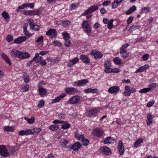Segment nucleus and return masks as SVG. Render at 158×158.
I'll return each instance as SVG.
<instances>
[{"mask_svg":"<svg viewBox=\"0 0 158 158\" xmlns=\"http://www.w3.org/2000/svg\"><path fill=\"white\" fill-rule=\"evenodd\" d=\"M10 54L13 57H18L20 59H27L30 57L29 53L27 52H23L20 51L14 50L10 52Z\"/></svg>","mask_w":158,"mask_h":158,"instance_id":"nucleus-1","label":"nucleus"},{"mask_svg":"<svg viewBox=\"0 0 158 158\" xmlns=\"http://www.w3.org/2000/svg\"><path fill=\"white\" fill-rule=\"evenodd\" d=\"M80 100V98L78 95H75L72 96L67 101V104H75Z\"/></svg>","mask_w":158,"mask_h":158,"instance_id":"nucleus-2","label":"nucleus"},{"mask_svg":"<svg viewBox=\"0 0 158 158\" xmlns=\"http://www.w3.org/2000/svg\"><path fill=\"white\" fill-rule=\"evenodd\" d=\"M0 154L2 156L5 157H8L10 155L9 153L4 145H0Z\"/></svg>","mask_w":158,"mask_h":158,"instance_id":"nucleus-3","label":"nucleus"},{"mask_svg":"<svg viewBox=\"0 0 158 158\" xmlns=\"http://www.w3.org/2000/svg\"><path fill=\"white\" fill-rule=\"evenodd\" d=\"M46 35L51 38L56 37L57 33L54 29H50L46 32Z\"/></svg>","mask_w":158,"mask_h":158,"instance_id":"nucleus-4","label":"nucleus"},{"mask_svg":"<svg viewBox=\"0 0 158 158\" xmlns=\"http://www.w3.org/2000/svg\"><path fill=\"white\" fill-rule=\"evenodd\" d=\"M99 112L98 109H90L88 113V115L90 117H94L98 115Z\"/></svg>","mask_w":158,"mask_h":158,"instance_id":"nucleus-5","label":"nucleus"},{"mask_svg":"<svg viewBox=\"0 0 158 158\" xmlns=\"http://www.w3.org/2000/svg\"><path fill=\"white\" fill-rule=\"evenodd\" d=\"M65 91L67 94L69 95H73L78 92L77 89L72 87H67L65 89Z\"/></svg>","mask_w":158,"mask_h":158,"instance_id":"nucleus-6","label":"nucleus"},{"mask_svg":"<svg viewBox=\"0 0 158 158\" xmlns=\"http://www.w3.org/2000/svg\"><path fill=\"white\" fill-rule=\"evenodd\" d=\"M90 54L94 56L95 59H101L103 56L101 52L95 50H92L90 53Z\"/></svg>","mask_w":158,"mask_h":158,"instance_id":"nucleus-7","label":"nucleus"},{"mask_svg":"<svg viewBox=\"0 0 158 158\" xmlns=\"http://www.w3.org/2000/svg\"><path fill=\"white\" fill-rule=\"evenodd\" d=\"M118 150L119 151L120 155H123L124 152V147L123 142L121 140H119L118 141Z\"/></svg>","mask_w":158,"mask_h":158,"instance_id":"nucleus-8","label":"nucleus"},{"mask_svg":"<svg viewBox=\"0 0 158 158\" xmlns=\"http://www.w3.org/2000/svg\"><path fill=\"white\" fill-rule=\"evenodd\" d=\"M93 132L94 135L98 137H100L102 135L104 131L101 128H97L94 129Z\"/></svg>","mask_w":158,"mask_h":158,"instance_id":"nucleus-9","label":"nucleus"},{"mask_svg":"<svg viewBox=\"0 0 158 158\" xmlns=\"http://www.w3.org/2000/svg\"><path fill=\"white\" fill-rule=\"evenodd\" d=\"M120 89L118 86H112L109 88L108 91L110 94H117Z\"/></svg>","mask_w":158,"mask_h":158,"instance_id":"nucleus-10","label":"nucleus"},{"mask_svg":"<svg viewBox=\"0 0 158 158\" xmlns=\"http://www.w3.org/2000/svg\"><path fill=\"white\" fill-rule=\"evenodd\" d=\"M100 149L102 152L106 155H110L111 153L110 149L107 147H102Z\"/></svg>","mask_w":158,"mask_h":158,"instance_id":"nucleus-11","label":"nucleus"},{"mask_svg":"<svg viewBox=\"0 0 158 158\" xmlns=\"http://www.w3.org/2000/svg\"><path fill=\"white\" fill-rule=\"evenodd\" d=\"M34 4L33 3H25L22 4L21 6H18L19 9H24L27 7H29L31 9H32L34 7Z\"/></svg>","mask_w":158,"mask_h":158,"instance_id":"nucleus-12","label":"nucleus"},{"mask_svg":"<svg viewBox=\"0 0 158 158\" xmlns=\"http://www.w3.org/2000/svg\"><path fill=\"white\" fill-rule=\"evenodd\" d=\"M27 38V37L25 36L18 37L14 40V42L15 43L19 44L25 41Z\"/></svg>","mask_w":158,"mask_h":158,"instance_id":"nucleus-13","label":"nucleus"},{"mask_svg":"<svg viewBox=\"0 0 158 158\" xmlns=\"http://www.w3.org/2000/svg\"><path fill=\"white\" fill-rule=\"evenodd\" d=\"M80 58L83 62L85 64H87L90 62V59L86 55H81Z\"/></svg>","mask_w":158,"mask_h":158,"instance_id":"nucleus-14","label":"nucleus"},{"mask_svg":"<svg viewBox=\"0 0 158 158\" xmlns=\"http://www.w3.org/2000/svg\"><path fill=\"white\" fill-rule=\"evenodd\" d=\"M111 62L109 61H106L105 62L104 66L105 68V71L106 73H110Z\"/></svg>","mask_w":158,"mask_h":158,"instance_id":"nucleus-15","label":"nucleus"},{"mask_svg":"<svg viewBox=\"0 0 158 158\" xmlns=\"http://www.w3.org/2000/svg\"><path fill=\"white\" fill-rule=\"evenodd\" d=\"M81 147V145L80 143L77 142L73 144L71 147H70L74 151H76L78 150Z\"/></svg>","mask_w":158,"mask_h":158,"instance_id":"nucleus-16","label":"nucleus"},{"mask_svg":"<svg viewBox=\"0 0 158 158\" xmlns=\"http://www.w3.org/2000/svg\"><path fill=\"white\" fill-rule=\"evenodd\" d=\"M115 141V140L110 136L106 138L104 141V143L105 144H110L113 143Z\"/></svg>","mask_w":158,"mask_h":158,"instance_id":"nucleus-17","label":"nucleus"},{"mask_svg":"<svg viewBox=\"0 0 158 158\" xmlns=\"http://www.w3.org/2000/svg\"><path fill=\"white\" fill-rule=\"evenodd\" d=\"M29 131L30 135H31L34 134H38L40 132L42 131V130L40 128L35 127L31 129H29Z\"/></svg>","mask_w":158,"mask_h":158,"instance_id":"nucleus-18","label":"nucleus"},{"mask_svg":"<svg viewBox=\"0 0 158 158\" xmlns=\"http://www.w3.org/2000/svg\"><path fill=\"white\" fill-rule=\"evenodd\" d=\"M79 61V59L77 57H75L72 60H70L67 64V66L70 67L77 63Z\"/></svg>","mask_w":158,"mask_h":158,"instance_id":"nucleus-19","label":"nucleus"},{"mask_svg":"<svg viewBox=\"0 0 158 158\" xmlns=\"http://www.w3.org/2000/svg\"><path fill=\"white\" fill-rule=\"evenodd\" d=\"M40 96L42 97H44L47 94L46 90L42 87H40L38 90Z\"/></svg>","mask_w":158,"mask_h":158,"instance_id":"nucleus-20","label":"nucleus"},{"mask_svg":"<svg viewBox=\"0 0 158 158\" xmlns=\"http://www.w3.org/2000/svg\"><path fill=\"white\" fill-rule=\"evenodd\" d=\"M66 96V94H65V93H63L60 95H59V96H58L56 98L53 99L52 100V102L53 103H54L57 102H58L60 101V100L61 99L63 98Z\"/></svg>","mask_w":158,"mask_h":158,"instance_id":"nucleus-21","label":"nucleus"},{"mask_svg":"<svg viewBox=\"0 0 158 158\" xmlns=\"http://www.w3.org/2000/svg\"><path fill=\"white\" fill-rule=\"evenodd\" d=\"M29 132V129L26 128L25 130H21L19 132V135L21 136L30 135Z\"/></svg>","mask_w":158,"mask_h":158,"instance_id":"nucleus-22","label":"nucleus"},{"mask_svg":"<svg viewBox=\"0 0 158 158\" xmlns=\"http://www.w3.org/2000/svg\"><path fill=\"white\" fill-rule=\"evenodd\" d=\"M28 24L27 23H25L23 25V33L24 34L27 36L31 37V34L29 33L27 31V28Z\"/></svg>","mask_w":158,"mask_h":158,"instance_id":"nucleus-23","label":"nucleus"},{"mask_svg":"<svg viewBox=\"0 0 158 158\" xmlns=\"http://www.w3.org/2000/svg\"><path fill=\"white\" fill-rule=\"evenodd\" d=\"M89 82V81L86 79H85L81 80H79L77 83V85L78 86L84 85L87 83H88Z\"/></svg>","mask_w":158,"mask_h":158,"instance_id":"nucleus-24","label":"nucleus"},{"mask_svg":"<svg viewBox=\"0 0 158 158\" xmlns=\"http://www.w3.org/2000/svg\"><path fill=\"white\" fill-rule=\"evenodd\" d=\"M149 65L148 64H145L144 66H141L135 71V73H137L138 72L145 71L149 67Z\"/></svg>","mask_w":158,"mask_h":158,"instance_id":"nucleus-25","label":"nucleus"},{"mask_svg":"<svg viewBox=\"0 0 158 158\" xmlns=\"http://www.w3.org/2000/svg\"><path fill=\"white\" fill-rule=\"evenodd\" d=\"M2 57L5 60L6 63L10 65H11V63L10 59L8 58V56L5 53H2L1 55Z\"/></svg>","mask_w":158,"mask_h":158,"instance_id":"nucleus-26","label":"nucleus"},{"mask_svg":"<svg viewBox=\"0 0 158 158\" xmlns=\"http://www.w3.org/2000/svg\"><path fill=\"white\" fill-rule=\"evenodd\" d=\"M147 124L148 125H150L153 121L152 116L151 114L148 113L147 114Z\"/></svg>","mask_w":158,"mask_h":158,"instance_id":"nucleus-27","label":"nucleus"},{"mask_svg":"<svg viewBox=\"0 0 158 158\" xmlns=\"http://www.w3.org/2000/svg\"><path fill=\"white\" fill-rule=\"evenodd\" d=\"M120 53L121 56L124 58H126L129 56L128 52L125 50H120Z\"/></svg>","mask_w":158,"mask_h":158,"instance_id":"nucleus-28","label":"nucleus"},{"mask_svg":"<svg viewBox=\"0 0 158 158\" xmlns=\"http://www.w3.org/2000/svg\"><path fill=\"white\" fill-rule=\"evenodd\" d=\"M39 54L38 53H36L34 57L32 59V60L28 62L27 64V67H30L31 64L33 63L34 61H35L36 59L38 58L39 56Z\"/></svg>","mask_w":158,"mask_h":158,"instance_id":"nucleus-29","label":"nucleus"},{"mask_svg":"<svg viewBox=\"0 0 158 158\" xmlns=\"http://www.w3.org/2000/svg\"><path fill=\"white\" fill-rule=\"evenodd\" d=\"M130 87L126 85L125 87V91L124 94L126 96H130Z\"/></svg>","mask_w":158,"mask_h":158,"instance_id":"nucleus-30","label":"nucleus"},{"mask_svg":"<svg viewBox=\"0 0 158 158\" xmlns=\"http://www.w3.org/2000/svg\"><path fill=\"white\" fill-rule=\"evenodd\" d=\"M98 90L96 88L92 89L91 88H88L85 89L84 90V92L85 93L87 94L89 93H94L97 92Z\"/></svg>","mask_w":158,"mask_h":158,"instance_id":"nucleus-31","label":"nucleus"},{"mask_svg":"<svg viewBox=\"0 0 158 158\" xmlns=\"http://www.w3.org/2000/svg\"><path fill=\"white\" fill-rule=\"evenodd\" d=\"M75 136L76 139L81 140H82L84 137L83 135L79 134L77 131H76L75 132Z\"/></svg>","mask_w":158,"mask_h":158,"instance_id":"nucleus-32","label":"nucleus"},{"mask_svg":"<svg viewBox=\"0 0 158 158\" xmlns=\"http://www.w3.org/2000/svg\"><path fill=\"white\" fill-rule=\"evenodd\" d=\"M143 142V140L141 138L139 139L134 144V147L136 148L140 146V144Z\"/></svg>","mask_w":158,"mask_h":158,"instance_id":"nucleus-33","label":"nucleus"},{"mask_svg":"<svg viewBox=\"0 0 158 158\" xmlns=\"http://www.w3.org/2000/svg\"><path fill=\"white\" fill-rule=\"evenodd\" d=\"M24 119L27 121V123L29 124H32L34 122L35 117L34 116L31 117L30 118L25 117H24Z\"/></svg>","mask_w":158,"mask_h":158,"instance_id":"nucleus-34","label":"nucleus"},{"mask_svg":"<svg viewBox=\"0 0 158 158\" xmlns=\"http://www.w3.org/2000/svg\"><path fill=\"white\" fill-rule=\"evenodd\" d=\"M71 21L69 20H66L62 21L61 24L64 27H66L69 26L71 24Z\"/></svg>","mask_w":158,"mask_h":158,"instance_id":"nucleus-35","label":"nucleus"},{"mask_svg":"<svg viewBox=\"0 0 158 158\" xmlns=\"http://www.w3.org/2000/svg\"><path fill=\"white\" fill-rule=\"evenodd\" d=\"M139 28V26L137 25H133L131 26L128 29V31L130 32L137 30Z\"/></svg>","mask_w":158,"mask_h":158,"instance_id":"nucleus-36","label":"nucleus"},{"mask_svg":"<svg viewBox=\"0 0 158 158\" xmlns=\"http://www.w3.org/2000/svg\"><path fill=\"white\" fill-rule=\"evenodd\" d=\"M83 31L87 34L88 36H90V34L91 32V26L85 28Z\"/></svg>","mask_w":158,"mask_h":158,"instance_id":"nucleus-37","label":"nucleus"},{"mask_svg":"<svg viewBox=\"0 0 158 158\" xmlns=\"http://www.w3.org/2000/svg\"><path fill=\"white\" fill-rule=\"evenodd\" d=\"M62 35L64 40H69L70 38L69 35L66 31L62 33Z\"/></svg>","mask_w":158,"mask_h":158,"instance_id":"nucleus-38","label":"nucleus"},{"mask_svg":"<svg viewBox=\"0 0 158 158\" xmlns=\"http://www.w3.org/2000/svg\"><path fill=\"white\" fill-rule=\"evenodd\" d=\"M30 29L35 31H38L39 30L40 27L38 25L34 23L33 25L31 27Z\"/></svg>","mask_w":158,"mask_h":158,"instance_id":"nucleus-39","label":"nucleus"},{"mask_svg":"<svg viewBox=\"0 0 158 158\" xmlns=\"http://www.w3.org/2000/svg\"><path fill=\"white\" fill-rule=\"evenodd\" d=\"M82 26L84 29L90 26L89 22L86 21H83L82 24Z\"/></svg>","mask_w":158,"mask_h":158,"instance_id":"nucleus-40","label":"nucleus"},{"mask_svg":"<svg viewBox=\"0 0 158 158\" xmlns=\"http://www.w3.org/2000/svg\"><path fill=\"white\" fill-rule=\"evenodd\" d=\"M4 130L7 131H13L14 129L12 127L5 126L4 128Z\"/></svg>","mask_w":158,"mask_h":158,"instance_id":"nucleus-41","label":"nucleus"},{"mask_svg":"<svg viewBox=\"0 0 158 158\" xmlns=\"http://www.w3.org/2000/svg\"><path fill=\"white\" fill-rule=\"evenodd\" d=\"M2 15L5 19H6L9 18L10 16L8 13L6 11H3L2 14Z\"/></svg>","mask_w":158,"mask_h":158,"instance_id":"nucleus-42","label":"nucleus"},{"mask_svg":"<svg viewBox=\"0 0 158 158\" xmlns=\"http://www.w3.org/2000/svg\"><path fill=\"white\" fill-rule=\"evenodd\" d=\"M35 10H26L24 12L26 15H32L35 14Z\"/></svg>","mask_w":158,"mask_h":158,"instance_id":"nucleus-43","label":"nucleus"},{"mask_svg":"<svg viewBox=\"0 0 158 158\" xmlns=\"http://www.w3.org/2000/svg\"><path fill=\"white\" fill-rule=\"evenodd\" d=\"M150 90L148 88H145L143 89H141L139 90V92L140 93H147L149 92Z\"/></svg>","mask_w":158,"mask_h":158,"instance_id":"nucleus-44","label":"nucleus"},{"mask_svg":"<svg viewBox=\"0 0 158 158\" xmlns=\"http://www.w3.org/2000/svg\"><path fill=\"white\" fill-rule=\"evenodd\" d=\"M113 61L115 64H120L121 63L120 59L118 57H116L114 58Z\"/></svg>","mask_w":158,"mask_h":158,"instance_id":"nucleus-45","label":"nucleus"},{"mask_svg":"<svg viewBox=\"0 0 158 158\" xmlns=\"http://www.w3.org/2000/svg\"><path fill=\"white\" fill-rule=\"evenodd\" d=\"M64 123L65 124L62 125L61 126V128L63 129H66L70 127V125L69 123H67V122H65Z\"/></svg>","mask_w":158,"mask_h":158,"instance_id":"nucleus-46","label":"nucleus"},{"mask_svg":"<svg viewBox=\"0 0 158 158\" xmlns=\"http://www.w3.org/2000/svg\"><path fill=\"white\" fill-rule=\"evenodd\" d=\"M27 23L29 24L30 27L34 23V20L31 19H29L27 20Z\"/></svg>","mask_w":158,"mask_h":158,"instance_id":"nucleus-47","label":"nucleus"},{"mask_svg":"<svg viewBox=\"0 0 158 158\" xmlns=\"http://www.w3.org/2000/svg\"><path fill=\"white\" fill-rule=\"evenodd\" d=\"M44 104V102L43 100H40L37 105V106L39 108H42Z\"/></svg>","mask_w":158,"mask_h":158,"instance_id":"nucleus-48","label":"nucleus"},{"mask_svg":"<svg viewBox=\"0 0 158 158\" xmlns=\"http://www.w3.org/2000/svg\"><path fill=\"white\" fill-rule=\"evenodd\" d=\"M83 142V145L84 146H87L89 142V140L86 138H84L83 139L81 140Z\"/></svg>","mask_w":158,"mask_h":158,"instance_id":"nucleus-49","label":"nucleus"},{"mask_svg":"<svg viewBox=\"0 0 158 158\" xmlns=\"http://www.w3.org/2000/svg\"><path fill=\"white\" fill-rule=\"evenodd\" d=\"M113 20L110 19L108 23V28L109 29H111L113 27Z\"/></svg>","mask_w":158,"mask_h":158,"instance_id":"nucleus-50","label":"nucleus"},{"mask_svg":"<svg viewBox=\"0 0 158 158\" xmlns=\"http://www.w3.org/2000/svg\"><path fill=\"white\" fill-rule=\"evenodd\" d=\"M58 128L57 126L54 125H51L49 127V129L53 131L56 130Z\"/></svg>","mask_w":158,"mask_h":158,"instance_id":"nucleus-51","label":"nucleus"},{"mask_svg":"<svg viewBox=\"0 0 158 158\" xmlns=\"http://www.w3.org/2000/svg\"><path fill=\"white\" fill-rule=\"evenodd\" d=\"M119 4L117 3L115 0L112 4V7L113 9L116 8L118 6Z\"/></svg>","mask_w":158,"mask_h":158,"instance_id":"nucleus-52","label":"nucleus"},{"mask_svg":"<svg viewBox=\"0 0 158 158\" xmlns=\"http://www.w3.org/2000/svg\"><path fill=\"white\" fill-rule=\"evenodd\" d=\"M120 70L118 68H115L114 69H111L110 70V73L113 72L116 73L120 72Z\"/></svg>","mask_w":158,"mask_h":158,"instance_id":"nucleus-53","label":"nucleus"},{"mask_svg":"<svg viewBox=\"0 0 158 158\" xmlns=\"http://www.w3.org/2000/svg\"><path fill=\"white\" fill-rule=\"evenodd\" d=\"M156 85V83H152V84L149 85L148 88L150 89V90H151L153 89H154Z\"/></svg>","mask_w":158,"mask_h":158,"instance_id":"nucleus-54","label":"nucleus"},{"mask_svg":"<svg viewBox=\"0 0 158 158\" xmlns=\"http://www.w3.org/2000/svg\"><path fill=\"white\" fill-rule=\"evenodd\" d=\"M98 6H92L87 10H97L98 9Z\"/></svg>","mask_w":158,"mask_h":158,"instance_id":"nucleus-55","label":"nucleus"},{"mask_svg":"<svg viewBox=\"0 0 158 158\" xmlns=\"http://www.w3.org/2000/svg\"><path fill=\"white\" fill-rule=\"evenodd\" d=\"M29 87V85L28 84H26L23 88V91L26 92L27 91Z\"/></svg>","mask_w":158,"mask_h":158,"instance_id":"nucleus-56","label":"nucleus"},{"mask_svg":"<svg viewBox=\"0 0 158 158\" xmlns=\"http://www.w3.org/2000/svg\"><path fill=\"white\" fill-rule=\"evenodd\" d=\"M53 123L54 124H57V123H65L64 121H60L58 120H54L53 122Z\"/></svg>","mask_w":158,"mask_h":158,"instance_id":"nucleus-57","label":"nucleus"},{"mask_svg":"<svg viewBox=\"0 0 158 158\" xmlns=\"http://www.w3.org/2000/svg\"><path fill=\"white\" fill-rule=\"evenodd\" d=\"M129 46V44L126 43L125 45L121 47L120 48V50H125V49L128 47Z\"/></svg>","mask_w":158,"mask_h":158,"instance_id":"nucleus-58","label":"nucleus"},{"mask_svg":"<svg viewBox=\"0 0 158 158\" xmlns=\"http://www.w3.org/2000/svg\"><path fill=\"white\" fill-rule=\"evenodd\" d=\"M53 44L55 46H58V47H60L61 45V43L59 41L56 40L53 42Z\"/></svg>","mask_w":158,"mask_h":158,"instance_id":"nucleus-59","label":"nucleus"},{"mask_svg":"<svg viewBox=\"0 0 158 158\" xmlns=\"http://www.w3.org/2000/svg\"><path fill=\"white\" fill-rule=\"evenodd\" d=\"M13 37L10 35H9L6 37V40L8 42H10L13 40Z\"/></svg>","mask_w":158,"mask_h":158,"instance_id":"nucleus-60","label":"nucleus"},{"mask_svg":"<svg viewBox=\"0 0 158 158\" xmlns=\"http://www.w3.org/2000/svg\"><path fill=\"white\" fill-rule=\"evenodd\" d=\"M64 40V44L65 46L67 47H69L71 44L70 40Z\"/></svg>","mask_w":158,"mask_h":158,"instance_id":"nucleus-61","label":"nucleus"},{"mask_svg":"<svg viewBox=\"0 0 158 158\" xmlns=\"http://www.w3.org/2000/svg\"><path fill=\"white\" fill-rule=\"evenodd\" d=\"M149 58V55L148 54L144 55L142 56L143 60L144 61L147 60Z\"/></svg>","mask_w":158,"mask_h":158,"instance_id":"nucleus-62","label":"nucleus"},{"mask_svg":"<svg viewBox=\"0 0 158 158\" xmlns=\"http://www.w3.org/2000/svg\"><path fill=\"white\" fill-rule=\"evenodd\" d=\"M43 36H41L40 37L36 40V42H43Z\"/></svg>","mask_w":158,"mask_h":158,"instance_id":"nucleus-63","label":"nucleus"},{"mask_svg":"<svg viewBox=\"0 0 158 158\" xmlns=\"http://www.w3.org/2000/svg\"><path fill=\"white\" fill-rule=\"evenodd\" d=\"M154 102L153 101H150L147 104V107H149L152 106L154 104Z\"/></svg>","mask_w":158,"mask_h":158,"instance_id":"nucleus-64","label":"nucleus"}]
</instances>
